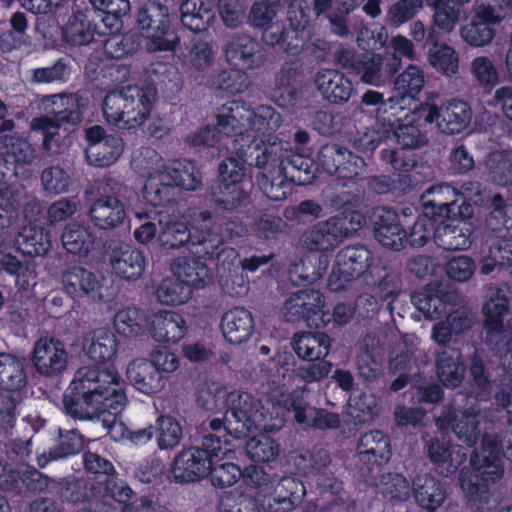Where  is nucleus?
Listing matches in <instances>:
<instances>
[{
	"label": "nucleus",
	"mask_w": 512,
	"mask_h": 512,
	"mask_svg": "<svg viewBox=\"0 0 512 512\" xmlns=\"http://www.w3.org/2000/svg\"><path fill=\"white\" fill-rule=\"evenodd\" d=\"M126 403L124 382L114 368H79L64 395L65 411L71 417L91 419L108 413L111 419L103 418L102 424L114 441H129L131 430L117 419Z\"/></svg>",
	"instance_id": "f257e3e1"
},
{
	"label": "nucleus",
	"mask_w": 512,
	"mask_h": 512,
	"mask_svg": "<svg viewBox=\"0 0 512 512\" xmlns=\"http://www.w3.org/2000/svg\"><path fill=\"white\" fill-rule=\"evenodd\" d=\"M217 131L209 127L201 128L186 138L194 146H214L220 134L235 137L234 149L244 162L249 163L260 145L257 138L267 132L276 131L281 125V116L270 106L252 109L245 103L233 101L218 109L216 114Z\"/></svg>",
	"instance_id": "f03ea898"
},
{
	"label": "nucleus",
	"mask_w": 512,
	"mask_h": 512,
	"mask_svg": "<svg viewBox=\"0 0 512 512\" xmlns=\"http://www.w3.org/2000/svg\"><path fill=\"white\" fill-rule=\"evenodd\" d=\"M264 136L257 138L260 148L254 152L249 164H255L264 171L258 177L261 191L271 200L280 201L290 194L291 181L305 184L315 177L314 164L302 155H289L287 144L283 142H265Z\"/></svg>",
	"instance_id": "7ed1b4c3"
},
{
	"label": "nucleus",
	"mask_w": 512,
	"mask_h": 512,
	"mask_svg": "<svg viewBox=\"0 0 512 512\" xmlns=\"http://www.w3.org/2000/svg\"><path fill=\"white\" fill-rule=\"evenodd\" d=\"M197 403L207 411L224 412L223 418L210 421V429L235 439L246 436L253 427H260L265 419L261 404L251 395L228 392L217 382L206 383L198 390Z\"/></svg>",
	"instance_id": "20e7f679"
},
{
	"label": "nucleus",
	"mask_w": 512,
	"mask_h": 512,
	"mask_svg": "<svg viewBox=\"0 0 512 512\" xmlns=\"http://www.w3.org/2000/svg\"><path fill=\"white\" fill-rule=\"evenodd\" d=\"M500 455L501 451L496 440L486 436L482 441L481 455L475 454L470 460L471 467L474 470L471 477H474L477 482H473L468 476L469 472L463 471L461 474L460 485L462 490L475 503L477 509L482 512L495 507L498 503L496 498L491 497L487 487L489 481L495 482L503 474Z\"/></svg>",
	"instance_id": "39448f33"
},
{
	"label": "nucleus",
	"mask_w": 512,
	"mask_h": 512,
	"mask_svg": "<svg viewBox=\"0 0 512 512\" xmlns=\"http://www.w3.org/2000/svg\"><path fill=\"white\" fill-rule=\"evenodd\" d=\"M249 485L257 489L256 501L264 512H289L303 499L306 491L302 482L284 477L275 482L260 467L247 470Z\"/></svg>",
	"instance_id": "423d86ee"
},
{
	"label": "nucleus",
	"mask_w": 512,
	"mask_h": 512,
	"mask_svg": "<svg viewBox=\"0 0 512 512\" xmlns=\"http://www.w3.org/2000/svg\"><path fill=\"white\" fill-rule=\"evenodd\" d=\"M290 385L285 381L274 385L269 394V401L273 407L271 417L282 418L289 411L294 412L297 423L318 429L336 428L340 419L337 414L308 406L307 391L303 389L288 392Z\"/></svg>",
	"instance_id": "0eeeda50"
},
{
	"label": "nucleus",
	"mask_w": 512,
	"mask_h": 512,
	"mask_svg": "<svg viewBox=\"0 0 512 512\" xmlns=\"http://www.w3.org/2000/svg\"><path fill=\"white\" fill-rule=\"evenodd\" d=\"M464 200L458 206L459 216L446 217L438 220L434 233L436 244L447 250H465L471 245V236L474 230L470 219L473 214L470 203L482 205L487 202V196L482 195L477 183H471L465 187L464 194L461 196Z\"/></svg>",
	"instance_id": "6e6552de"
},
{
	"label": "nucleus",
	"mask_w": 512,
	"mask_h": 512,
	"mask_svg": "<svg viewBox=\"0 0 512 512\" xmlns=\"http://www.w3.org/2000/svg\"><path fill=\"white\" fill-rule=\"evenodd\" d=\"M507 311L508 300L504 292L500 289L491 290L489 299L483 306L486 340L490 345H494L503 367L512 375V354H510L512 342L509 340L512 332L504 330L502 323ZM509 330H512V323L509 324ZM497 401L508 413H512V399L510 400L509 396L506 397L502 393L497 396Z\"/></svg>",
	"instance_id": "1a4fd4ad"
},
{
	"label": "nucleus",
	"mask_w": 512,
	"mask_h": 512,
	"mask_svg": "<svg viewBox=\"0 0 512 512\" xmlns=\"http://www.w3.org/2000/svg\"><path fill=\"white\" fill-rule=\"evenodd\" d=\"M152 96L137 86H128L109 93L103 105L108 123L118 128L131 129L142 125L150 115Z\"/></svg>",
	"instance_id": "9d476101"
},
{
	"label": "nucleus",
	"mask_w": 512,
	"mask_h": 512,
	"mask_svg": "<svg viewBox=\"0 0 512 512\" xmlns=\"http://www.w3.org/2000/svg\"><path fill=\"white\" fill-rule=\"evenodd\" d=\"M42 107L53 115L36 118L31 123L33 131L40 132L43 137V147L52 153L54 138L58 134L61 123L78 124L81 121V111L78 99L72 94H58L45 96L41 100Z\"/></svg>",
	"instance_id": "9b49d317"
},
{
	"label": "nucleus",
	"mask_w": 512,
	"mask_h": 512,
	"mask_svg": "<svg viewBox=\"0 0 512 512\" xmlns=\"http://www.w3.org/2000/svg\"><path fill=\"white\" fill-rule=\"evenodd\" d=\"M4 143L7 151L0 152V208L14 212L20 205L21 191L8 183V172L17 175V166L32 161L35 153L31 145L20 138L5 137Z\"/></svg>",
	"instance_id": "f8f14e48"
},
{
	"label": "nucleus",
	"mask_w": 512,
	"mask_h": 512,
	"mask_svg": "<svg viewBox=\"0 0 512 512\" xmlns=\"http://www.w3.org/2000/svg\"><path fill=\"white\" fill-rule=\"evenodd\" d=\"M494 211L488 222L492 226L494 219L503 218V228L498 229L497 238L489 239V250L480 260V272L488 275L498 267H504L512 275V204L502 208V198L498 195L492 199Z\"/></svg>",
	"instance_id": "ddd939ff"
},
{
	"label": "nucleus",
	"mask_w": 512,
	"mask_h": 512,
	"mask_svg": "<svg viewBox=\"0 0 512 512\" xmlns=\"http://www.w3.org/2000/svg\"><path fill=\"white\" fill-rule=\"evenodd\" d=\"M424 0H402L389 11V19L400 26L412 18L421 8ZM433 9V23L444 33L454 30L462 16V5L453 0H425Z\"/></svg>",
	"instance_id": "4468645a"
},
{
	"label": "nucleus",
	"mask_w": 512,
	"mask_h": 512,
	"mask_svg": "<svg viewBox=\"0 0 512 512\" xmlns=\"http://www.w3.org/2000/svg\"><path fill=\"white\" fill-rule=\"evenodd\" d=\"M137 23L149 51H173L176 48L177 37L169 32L170 15L166 6L154 1L146 3L138 14Z\"/></svg>",
	"instance_id": "2eb2a0df"
},
{
	"label": "nucleus",
	"mask_w": 512,
	"mask_h": 512,
	"mask_svg": "<svg viewBox=\"0 0 512 512\" xmlns=\"http://www.w3.org/2000/svg\"><path fill=\"white\" fill-rule=\"evenodd\" d=\"M166 163L152 148L143 147L133 154L132 166L135 170L146 173L143 197L147 203L156 207L170 199V186L163 181Z\"/></svg>",
	"instance_id": "dca6fc26"
},
{
	"label": "nucleus",
	"mask_w": 512,
	"mask_h": 512,
	"mask_svg": "<svg viewBox=\"0 0 512 512\" xmlns=\"http://www.w3.org/2000/svg\"><path fill=\"white\" fill-rule=\"evenodd\" d=\"M339 61L343 67L350 68L359 75L362 82L375 86L388 80L400 66V60L395 55L383 58L366 53L360 57L351 50L342 51Z\"/></svg>",
	"instance_id": "f3484780"
},
{
	"label": "nucleus",
	"mask_w": 512,
	"mask_h": 512,
	"mask_svg": "<svg viewBox=\"0 0 512 512\" xmlns=\"http://www.w3.org/2000/svg\"><path fill=\"white\" fill-rule=\"evenodd\" d=\"M221 263L217 268V274L222 287L233 296L244 295L248 290V280L243 271H256L260 266L269 261L267 256H252L243 261L235 249H223Z\"/></svg>",
	"instance_id": "a211bd4d"
},
{
	"label": "nucleus",
	"mask_w": 512,
	"mask_h": 512,
	"mask_svg": "<svg viewBox=\"0 0 512 512\" xmlns=\"http://www.w3.org/2000/svg\"><path fill=\"white\" fill-rule=\"evenodd\" d=\"M61 284L63 290L73 298L88 296L104 304H111L114 301V291L101 283L96 274L81 266L74 265L64 269Z\"/></svg>",
	"instance_id": "6ab92c4d"
},
{
	"label": "nucleus",
	"mask_w": 512,
	"mask_h": 512,
	"mask_svg": "<svg viewBox=\"0 0 512 512\" xmlns=\"http://www.w3.org/2000/svg\"><path fill=\"white\" fill-rule=\"evenodd\" d=\"M373 268L374 259L368 249L362 246L347 247L337 254L328 286L332 291L342 290L351 281Z\"/></svg>",
	"instance_id": "aec40b11"
},
{
	"label": "nucleus",
	"mask_w": 512,
	"mask_h": 512,
	"mask_svg": "<svg viewBox=\"0 0 512 512\" xmlns=\"http://www.w3.org/2000/svg\"><path fill=\"white\" fill-rule=\"evenodd\" d=\"M289 29H287L280 37H275V32L279 31L278 27L270 26L265 29L263 39L267 44L273 45L280 40L284 49L295 55L304 48L308 47L307 40L310 32L307 30L309 23V15L303 7L301 0H295L291 3L288 11Z\"/></svg>",
	"instance_id": "412c9836"
},
{
	"label": "nucleus",
	"mask_w": 512,
	"mask_h": 512,
	"mask_svg": "<svg viewBox=\"0 0 512 512\" xmlns=\"http://www.w3.org/2000/svg\"><path fill=\"white\" fill-rule=\"evenodd\" d=\"M419 113L428 123H436L440 131L446 134H457L468 128L472 119L470 105L459 99L443 103L439 108L433 104H422Z\"/></svg>",
	"instance_id": "4be33fe9"
},
{
	"label": "nucleus",
	"mask_w": 512,
	"mask_h": 512,
	"mask_svg": "<svg viewBox=\"0 0 512 512\" xmlns=\"http://www.w3.org/2000/svg\"><path fill=\"white\" fill-rule=\"evenodd\" d=\"M220 435L210 434L204 438L203 448L181 451L174 460L173 477L179 482H194L206 478L211 469L212 451L208 442L217 445Z\"/></svg>",
	"instance_id": "5701e85b"
},
{
	"label": "nucleus",
	"mask_w": 512,
	"mask_h": 512,
	"mask_svg": "<svg viewBox=\"0 0 512 512\" xmlns=\"http://www.w3.org/2000/svg\"><path fill=\"white\" fill-rule=\"evenodd\" d=\"M93 13L76 12L69 17L63 27V35L67 42L73 45H87L96 39V36H104L119 30L121 23L114 15H106L101 24H96L92 18Z\"/></svg>",
	"instance_id": "b1692460"
},
{
	"label": "nucleus",
	"mask_w": 512,
	"mask_h": 512,
	"mask_svg": "<svg viewBox=\"0 0 512 512\" xmlns=\"http://www.w3.org/2000/svg\"><path fill=\"white\" fill-rule=\"evenodd\" d=\"M244 169L243 163L233 157L226 158L220 164V182L214 196L224 209L238 207L247 197V191L243 187Z\"/></svg>",
	"instance_id": "393cba45"
},
{
	"label": "nucleus",
	"mask_w": 512,
	"mask_h": 512,
	"mask_svg": "<svg viewBox=\"0 0 512 512\" xmlns=\"http://www.w3.org/2000/svg\"><path fill=\"white\" fill-rule=\"evenodd\" d=\"M235 440L233 437L221 440L220 436L217 445H214L213 442L207 444L212 451L211 469L208 476L214 487H230L242 476L240 467L232 462L236 447Z\"/></svg>",
	"instance_id": "a878e982"
},
{
	"label": "nucleus",
	"mask_w": 512,
	"mask_h": 512,
	"mask_svg": "<svg viewBox=\"0 0 512 512\" xmlns=\"http://www.w3.org/2000/svg\"><path fill=\"white\" fill-rule=\"evenodd\" d=\"M32 363L36 371L47 377L63 373L69 363L65 344L54 337H41L33 346Z\"/></svg>",
	"instance_id": "bb28decb"
},
{
	"label": "nucleus",
	"mask_w": 512,
	"mask_h": 512,
	"mask_svg": "<svg viewBox=\"0 0 512 512\" xmlns=\"http://www.w3.org/2000/svg\"><path fill=\"white\" fill-rule=\"evenodd\" d=\"M151 338L159 343L177 344L188 332L185 318L173 310H159L151 315L149 321Z\"/></svg>",
	"instance_id": "cd10ccee"
},
{
	"label": "nucleus",
	"mask_w": 512,
	"mask_h": 512,
	"mask_svg": "<svg viewBox=\"0 0 512 512\" xmlns=\"http://www.w3.org/2000/svg\"><path fill=\"white\" fill-rule=\"evenodd\" d=\"M126 377L136 391L146 396L156 395L166 386L165 376L144 357L135 358L128 363Z\"/></svg>",
	"instance_id": "c85d7f7f"
},
{
	"label": "nucleus",
	"mask_w": 512,
	"mask_h": 512,
	"mask_svg": "<svg viewBox=\"0 0 512 512\" xmlns=\"http://www.w3.org/2000/svg\"><path fill=\"white\" fill-rule=\"evenodd\" d=\"M318 161L328 173H338L339 177L352 179L360 175L364 161L337 145H325L319 152Z\"/></svg>",
	"instance_id": "c756f323"
},
{
	"label": "nucleus",
	"mask_w": 512,
	"mask_h": 512,
	"mask_svg": "<svg viewBox=\"0 0 512 512\" xmlns=\"http://www.w3.org/2000/svg\"><path fill=\"white\" fill-rule=\"evenodd\" d=\"M347 236V228L337 225L336 217L307 230L300 238L303 247L311 251H329L334 249Z\"/></svg>",
	"instance_id": "7c9ffc66"
},
{
	"label": "nucleus",
	"mask_w": 512,
	"mask_h": 512,
	"mask_svg": "<svg viewBox=\"0 0 512 512\" xmlns=\"http://www.w3.org/2000/svg\"><path fill=\"white\" fill-rule=\"evenodd\" d=\"M374 235L384 247L401 250L407 240V233L396 212L378 208L374 212Z\"/></svg>",
	"instance_id": "2f4dec72"
},
{
	"label": "nucleus",
	"mask_w": 512,
	"mask_h": 512,
	"mask_svg": "<svg viewBox=\"0 0 512 512\" xmlns=\"http://www.w3.org/2000/svg\"><path fill=\"white\" fill-rule=\"evenodd\" d=\"M388 122L389 129L393 130V135L397 143L403 149H415L425 142V137L421 132L424 117L419 113V107L415 108L411 113L405 114L402 118L398 116L395 120L390 117L383 118Z\"/></svg>",
	"instance_id": "473e14b6"
},
{
	"label": "nucleus",
	"mask_w": 512,
	"mask_h": 512,
	"mask_svg": "<svg viewBox=\"0 0 512 512\" xmlns=\"http://www.w3.org/2000/svg\"><path fill=\"white\" fill-rule=\"evenodd\" d=\"M111 267L113 272L123 280H139L147 266L144 253L130 245H122L115 248L111 255Z\"/></svg>",
	"instance_id": "72a5a7b5"
},
{
	"label": "nucleus",
	"mask_w": 512,
	"mask_h": 512,
	"mask_svg": "<svg viewBox=\"0 0 512 512\" xmlns=\"http://www.w3.org/2000/svg\"><path fill=\"white\" fill-rule=\"evenodd\" d=\"M220 329L224 339L233 345L247 342L254 332V319L245 308L235 307L223 313Z\"/></svg>",
	"instance_id": "f704fd0d"
},
{
	"label": "nucleus",
	"mask_w": 512,
	"mask_h": 512,
	"mask_svg": "<svg viewBox=\"0 0 512 512\" xmlns=\"http://www.w3.org/2000/svg\"><path fill=\"white\" fill-rule=\"evenodd\" d=\"M171 272L190 289H203L213 281L211 269L200 259L181 256L171 263Z\"/></svg>",
	"instance_id": "c9c22d12"
},
{
	"label": "nucleus",
	"mask_w": 512,
	"mask_h": 512,
	"mask_svg": "<svg viewBox=\"0 0 512 512\" xmlns=\"http://www.w3.org/2000/svg\"><path fill=\"white\" fill-rule=\"evenodd\" d=\"M427 453L436 471L444 477L452 475L466 458L460 446L450 445L444 439H431L427 443Z\"/></svg>",
	"instance_id": "e433bc0d"
},
{
	"label": "nucleus",
	"mask_w": 512,
	"mask_h": 512,
	"mask_svg": "<svg viewBox=\"0 0 512 512\" xmlns=\"http://www.w3.org/2000/svg\"><path fill=\"white\" fill-rule=\"evenodd\" d=\"M117 349L116 336L105 328L90 332L83 341V351L94 363L101 364L112 361L116 356Z\"/></svg>",
	"instance_id": "4c0bfd02"
},
{
	"label": "nucleus",
	"mask_w": 512,
	"mask_h": 512,
	"mask_svg": "<svg viewBox=\"0 0 512 512\" xmlns=\"http://www.w3.org/2000/svg\"><path fill=\"white\" fill-rule=\"evenodd\" d=\"M315 84L321 94L334 103L347 102L353 93L351 81L337 70L319 71L315 76Z\"/></svg>",
	"instance_id": "58836bf2"
},
{
	"label": "nucleus",
	"mask_w": 512,
	"mask_h": 512,
	"mask_svg": "<svg viewBox=\"0 0 512 512\" xmlns=\"http://www.w3.org/2000/svg\"><path fill=\"white\" fill-rule=\"evenodd\" d=\"M459 194L449 185L430 188L422 196L424 212L438 220L454 214V206L459 201Z\"/></svg>",
	"instance_id": "ea45409f"
},
{
	"label": "nucleus",
	"mask_w": 512,
	"mask_h": 512,
	"mask_svg": "<svg viewBox=\"0 0 512 512\" xmlns=\"http://www.w3.org/2000/svg\"><path fill=\"white\" fill-rule=\"evenodd\" d=\"M478 410H454L453 413L445 412L437 420V426L444 430L447 427H451L458 439L472 445L475 443L477 438V427L475 417Z\"/></svg>",
	"instance_id": "a19ab883"
},
{
	"label": "nucleus",
	"mask_w": 512,
	"mask_h": 512,
	"mask_svg": "<svg viewBox=\"0 0 512 512\" xmlns=\"http://www.w3.org/2000/svg\"><path fill=\"white\" fill-rule=\"evenodd\" d=\"M357 452L360 461L364 463H386L391 457L390 439L381 431H370L360 438Z\"/></svg>",
	"instance_id": "79ce46f5"
},
{
	"label": "nucleus",
	"mask_w": 512,
	"mask_h": 512,
	"mask_svg": "<svg viewBox=\"0 0 512 512\" xmlns=\"http://www.w3.org/2000/svg\"><path fill=\"white\" fill-rule=\"evenodd\" d=\"M225 53L228 62L241 69L253 68L262 60L258 43L245 35L231 39Z\"/></svg>",
	"instance_id": "37998d69"
},
{
	"label": "nucleus",
	"mask_w": 512,
	"mask_h": 512,
	"mask_svg": "<svg viewBox=\"0 0 512 512\" xmlns=\"http://www.w3.org/2000/svg\"><path fill=\"white\" fill-rule=\"evenodd\" d=\"M93 223L101 229H109L120 225L126 212L119 199L113 196H102L89 209Z\"/></svg>",
	"instance_id": "c03bdc74"
},
{
	"label": "nucleus",
	"mask_w": 512,
	"mask_h": 512,
	"mask_svg": "<svg viewBox=\"0 0 512 512\" xmlns=\"http://www.w3.org/2000/svg\"><path fill=\"white\" fill-rule=\"evenodd\" d=\"M416 503L427 512H435L445 501L446 493L441 483L431 475H419L413 480Z\"/></svg>",
	"instance_id": "a18cd8bd"
},
{
	"label": "nucleus",
	"mask_w": 512,
	"mask_h": 512,
	"mask_svg": "<svg viewBox=\"0 0 512 512\" xmlns=\"http://www.w3.org/2000/svg\"><path fill=\"white\" fill-rule=\"evenodd\" d=\"M158 226L157 243L162 247L179 248L192 240L193 236L183 218L162 214Z\"/></svg>",
	"instance_id": "49530a36"
},
{
	"label": "nucleus",
	"mask_w": 512,
	"mask_h": 512,
	"mask_svg": "<svg viewBox=\"0 0 512 512\" xmlns=\"http://www.w3.org/2000/svg\"><path fill=\"white\" fill-rule=\"evenodd\" d=\"M163 181L170 186L172 184L184 190H196L200 183L201 177L193 162L188 160H175L166 165L163 172Z\"/></svg>",
	"instance_id": "de8ad7c7"
},
{
	"label": "nucleus",
	"mask_w": 512,
	"mask_h": 512,
	"mask_svg": "<svg viewBox=\"0 0 512 512\" xmlns=\"http://www.w3.org/2000/svg\"><path fill=\"white\" fill-rule=\"evenodd\" d=\"M199 217L202 223L196 227L199 231L196 240L192 237L191 252L195 255H199V257H213L218 255L219 261L221 262L223 250L219 252V247L222 245L223 240L218 234L211 231V215L209 212H201Z\"/></svg>",
	"instance_id": "09e8293b"
},
{
	"label": "nucleus",
	"mask_w": 512,
	"mask_h": 512,
	"mask_svg": "<svg viewBox=\"0 0 512 512\" xmlns=\"http://www.w3.org/2000/svg\"><path fill=\"white\" fill-rule=\"evenodd\" d=\"M211 0H185L180 7L181 21L194 32L205 30L214 18Z\"/></svg>",
	"instance_id": "8fccbe9b"
},
{
	"label": "nucleus",
	"mask_w": 512,
	"mask_h": 512,
	"mask_svg": "<svg viewBox=\"0 0 512 512\" xmlns=\"http://www.w3.org/2000/svg\"><path fill=\"white\" fill-rule=\"evenodd\" d=\"M293 349L299 358L315 361L325 357L330 350V339L324 333H300L293 338Z\"/></svg>",
	"instance_id": "3c124183"
},
{
	"label": "nucleus",
	"mask_w": 512,
	"mask_h": 512,
	"mask_svg": "<svg viewBox=\"0 0 512 512\" xmlns=\"http://www.w3.org/2000/svg\"><path fill=\"white\" fill-rule=\"evenodd\" d=\"M64 249L80 257L87 256L95 247V236L88 227L77 222L67 224L61 235Z\"/></svg>",
	"instance_id": "603ef678"
},
{
	"label": "nucleus",
	"mask_w": 512,
	"mask_h": 512,
	"mask_svg": "<svg viewBox=\"0 0 512 512\" xmlns=\"http://www.w3.org/2000/svg\"><path fill=\"white\" fill-rule=\"evenodd\" d=\"M15 242L19 251L32 257L44 256L51 248L49 233L35 226L24 227Z\"/></svg>",
	"instance_id": "864d4df0"
},
{
	"label": "nucleus",
	"mask_w": 512,
	"mask_h": 512,
	"mask_svg": "<svg viewBox=\"0 0 512 512\" xmlns=\"http://www.w3.org/2000/svg\"><path fill=\"white\" fill-rule=\"evenodd\" d=\"M415 308L429 320L439 318L446 311L444 295L436 284L427 285L412 296Z\"/></svg>",
	"instance_id": "5fc2aeb1"
},
{
	"label": "nucleus",
	"mask_w": 512,
	"mask_h": 512,
	"mask_svg": "<svg viewBox=\"0 0 512 512\" xmlns=\"http://www.w3.org/2000/svg\"><path fill=\"white\" fill-rule=\"evenodd\" d=\"M473 320L464 311L450 313L445 321L437 323L432 329L433 340L444 345L472 326Z\"/></svg>",
	"instance_id": "6e6d98bb"
},
{
	"label": "nucleus",
	"mask_w": 512,
	"mask_h": 512,
	"mask_svg": "<svg viewBox=\"0 0 512 512\" xmlns=\"http://www.w3.org/2000/svg\"><path fill=\"white\" fill-rule=\"evenodd\" d=\"M123 152V142L119 137L108 136L104 141L89 145L86 158L94 166H108L114 163Z\"/></svg>",
	"instance_id": "4d7b16f0"
},
{
	"label": "nucleus",
	"mask_w": 512,
	"mask_h": 512,
	"mask_svg": "<svg viewBox=\"0 0 512 512\" xmlns=\"http://www.w3.org/2000/svg\"><path fill=\"white\" fill-rule=\"evenodd\" d=\"M155 295L157 301L162 305L179 306L192 298L193 291L177 277H167L160 282Z\"/></svg>",
	"instance_id": "13d9d810"
},
{
	"label": "nucleus",
	"mask_w": 512,
	"mask_h": 512,
	"mask_svg": "<svg viewBox=\"0 0 512 512\" xmlns=\"http://www.w3.org/2000/svg\"><path fill=\"white\" fill-rule=\"evenodd\" d=\"M464 365L459 352L443 351L438 359L437 374L440 381L447 387H456L464 376Z\"/></svg>",
	"instance_id": "bf43d9fd"
},
{
	"label": "nucleus",
	"mask_w": 512,
	"mask_h": 512,
	"mask_svg": "<svg viewBox=\"0 0 512 512\" xmlns=\"http://www.w3.org/2000/svg\"><path fill=\"white\" fill-rule=\"evenodd\" d=\"M430 65L445 76H453L458 72L459 58L455 50L444 43H436L429 49Z\"/></svg>",
	"instance_id": "052dcab7"
},
{
	"label": "nucleus",
	"mask_w": 512,
	"mask_h": 512,
	"mask_svg": "<svg viewBox=\"0 0 512 512\" xmlns=\"http://www.w3.org/2000/svg\"><path fill=\"white\" fill-rule=\"evenodd\" d=\"M25 380L23 363L13 355L0 354V386L7 390H18Z\"/></svg>",
	"instance_id": "680f3d73"
},
{
	"label": "nucleus",
	"mask_w": 512,
	"mask_h": 512,
	"mask_svg": "<svg viewBox=\"0 0 512 512\" xmlns=\"http://www.w3.org/2000/svg\"><path fill=\"white\" fill-rule=\"evenodd\" d=\"M245 450L252 461L259 463L272 462L280 453L279 444L267 434L250 438L246 443Z\"/></svg>",
	"instance_id": "e2e57ef3"
},
{
	"label": "nucleus",
	"mask_w": 512,
	"mask_h": 512,
	"mask_svg": "<svg viewBox=\"0 0 512 512\" xmlns=\"http://www.w3.org/2000/svg\"><path fill=\"white\" fill-rule=\"evenodd\" d=\"M305 319L316 327L330 322L329 311L325 309L323 296L316 290H302Z\"/></svg>",
	"instance_id": "0e129e2a"
},
{
	"label": "nucleus",
	"mask_w": 512,
	"mask_h": 512,
	"mask_svg": "<svg viewBox=\"0 0 512 512\" xmlns=\"http://www.w3.org/2000/svg\"><path fill=\"white\" fill-rule=\"evenodd\" d=\"M135 218L140 222V225L134 230V238L141 244H148L152 240L157 241L158 232V219L162 214L155 209L151 210H135Z\"/></svg>",
	"instance_id": "69168bd1"
},
{
	"label": "nucleus",
	"mask_w": 512,
	"mask_h": 512,
	"mask_svg": "<svg viewBox=\"0 0 512 512\" xmlns=\"http://www.w3.org/2000/svg\"><path fill=\"white\" fill-rule=\"evenodd\" d=\"M143 314L140 309L129 306L119 310L114 316L113 325L117 333L125 337L137 336L143 330Z\"/></svg>",
	"instance_id": "338daca9"
},
{
	"label": "nucleus",
	"mask_w": 512,
	"mask_h": 512,
	"mask_svg": "<svg viewBox=\"0 0 512 512\" xmlns=\"http://www.w3.org/2000/svg\"><path fill=\"white\" fill-rule=\"evenodd\" d=\"M487 166L493 181L499 185H512V151L492 153Z\"/></svg>",
	"instance_id": "774afa93"
}]
</instances>
